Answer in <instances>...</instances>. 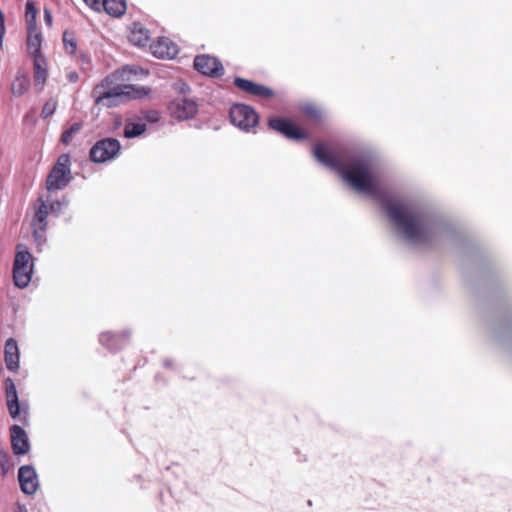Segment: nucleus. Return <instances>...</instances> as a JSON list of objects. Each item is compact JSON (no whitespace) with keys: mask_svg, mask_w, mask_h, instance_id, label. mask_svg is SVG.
Listing matches in <instances>:
<instances>
[{"mask_svg":"<svg viewBox=\"0 0 512 512\" xmlns=\"http://www.w3.org/2000/svg\"><path fill=\"white\" fill-rule=\"evenodd\" d=\"M313 153L320 163L337 171L353 189L380 200L395 232L407 242L425 244L446 230V224L438 215L384 193L375 176L374 160L370 154L355 153L347 163H342L322 144H316Z\"/></svg>","mask_w":512,"mask_h":512,"instance_id":"1","label":"nucleus"},{"mask_svg":"<svg viewBox=\"0 0 512 512\" xmlns=\"http://www.w3.org/2000/svg\"><path fill=\"white\" fill-rule=\"evenodd\" d=\"M114 81V77L108 75L92 89L91 97L96 105L107 108L117 107L127 100L143 99L151 93L148 87L130 84H116L109 88Z\"/></svg>","mask_w":512,"mask_h":512,"instance_id":"2","label":"nucleus"},{"mask_svg":"<svg viewBox=\"0 0 512 512\" xmlns=\"http://www.w3.org/2000/svg\"><path fill=\"white\" fill-rule=\"evenodd\" d=\"M71 180L70 156L62 154L47 176L46 189L49 192L62 190L69 185Z\"/></svg>","mask_w":512,"mask_h":512,"instance_id":"3","label":"nucleus"},{"mask_svg":"<svg viewBox=\"0 0 512 512\" xmlns=\"http://www.w3.org/2000/svg\"><path fill=\"white\" fill-rule=\"evenodd\" d=\"M7 408L12 419L20 421L23 425H29V404L19 402V397L14 381L11 378L5 380Z\"/></svg>","mask_w":512,"mask_h":512,"instance_id":"4","label":"nucleus"},{"mask_svg":"<svg viewBox=\"0 0 512 512\" xmlns=\"http://www.w3.org/2000/svg\"><path fill=\"white\" fill-rule=\"evenodd\" d=\"M229 117L234 126L246 132L255 128L259 122L257 112L246 104L237 103L232 105L229 111Z\"/></svg>","mask_w":512,"mask_h":512,"instance_id":"5","label":"nucleus"},{"mask_svg":"<svg viewBox=\"0 0 512 512\" xmlns=\"http://www.w3.org/2000/svg\"><path fill=\"white\" fill-rule=\"evenodd\" d=\"M121 144L115 138L98 140L90 149L89 157L94 163H105L115 159L119 154Z\"/></svg>","mask_w":512,"mask_h":512,"instance_id":"6","label":"nucleus"},{"mask_svg":"<svg viewBox=\"0 0 512 512\" xmlns=\"http://www.w3.org/2000/svg\"><path fill=\"white\" fill-rule=\"evenodd\" d=\"M168 110L173 118L187 120L197 114L198 104L192 99L177 97L169 103Z\"/></svg>","mask_w":512,"mask_h":512,"instance_id":"7","label":"nucleus"},{"mask_svg":"<svg viewBox=\"0 0 512 512\" xmlns=\"http://www.w3.org/2000/svg\"><path fill=\"white\" fill-rule=\"evenodd\" d=\"M271 129L281 133L288 139L303 140L307 134L292 121L280 117H272L268 120Z\"/></svg>","mask_w":512,"mask_h":512,"instance_id":"8","label":"nucleus"},{"mask_svg":"<svg viewBox=\"0 0 512 512\" xmlns=\"http://www.w3.org/2000/svg\"><path fill=\"white\" fill-rule=\"evenodd\" d=\"M18 481L21 491L26 495H34L40 487L38 474L32 465H23L19 468Z\"/></svg>","mask_w":512,"mask_h":512,"instance_id":"9","label":"nucleus"},{"mask_svg":"<svg viewBox=\"0 0 512 512\" xmlns=\"http://www.w3.org/2000/svg\"><path fill=\"white\" fill-rule=\"evenodd\" d=\"M194 68L203 75L220 77L224 74L222 63L210 55H198L194 59Z\"/></svg>","mask_w":512,"mask_h":512,"instance_id":"10","label":"nucleus"},{"mask_svg":"<svg viewBox=\"0 0 512 512\" xmlns=\"http://www.w3.org/2000/svg\"><path fill=\"white\" fill-rule=\"evenodd\" d=\"M11 448L16 456H24L30 452L31 445L26 431L19 425L10 427Z\"/></svg>","mask_w":512,"mask_h":512,"instance_id":"11","label":"nucleus"},{"mask_svg":"<svg viewBox=\"0 0 512 512\" xmlns=\"http://www.w3.org/2000/svg\"><path fill=\"white\" fill-rule=\"evenodd\" d=\"M130 335L128 330L121 333L103 332L99 336V342L110 351H118L128 344Z\"/></svg>","mask_w":512,"mask_h":512,"instance_id":"12","label":"nucleus"},{"mask_svg":"<svg viewBox=\"0 0 512 512\" xmlns=\"http://www.w3.org/2000/svg\"><path fill=\"white\" fill-rule=\"evenodd\" d=\"M234 84L240 90L245 91L251 95L262 96L265 98H270L274 95L272 89L244 78L236 77L234 79Z\"/></svg>","mask_w":512,"mask_h":512,"instance_id":"13","label":"nucleus"},{"mask_svg":"<svg viewBox=\"0 0 512 512\" xmlns=\"http://www.w3.org/2000/svg\"><path fill=\"white\" fill-rule=\"evenodd\" d=\"M152 53L161 59H172L178 54V47L168 38H160L151 45Z\"/></svg>","mask_w":512,"mask_h":512,"instance_id":"14","label":"nucleus"},{"mask_svg":"<svg viewBox=\"0 0 512 512\" xmlns=\"http://www.w3.org/2000/svg\"><path fill=\"white\" fill-rule=\"evenodd\" d=\"M114 77L115 82L130 81L133 78L142 79L149 75L148 70L137 65H125L121 69L114 71L110 74Z\"/></svg>","mask_w":512,"mask_h":512,"instance_id":"15","label":"nucleus"},{"mask_svg":"<svg viewBox=\"0 0 512 512\" xmlns=\"http://www.w3.org/2000/svg\"><path fill=\"white\" fill-rule=\"evenodd\" d=\"M19 348L15 339L9 338L4 346V360L9 371L15 372L19 368Z\"/></svg>","mask_w":512,"mask_h":512,"instance_id":"16","label":"nucleus"},{"mask_svg":"<svg viewBox=\"0 0 512 512\" xmlns=\"http://www.w3.org/2000/svg\"><path fill=\"white\" fill-rule=\"evenodd\" d=\"M42 33L38 27L27 28V50L33 57H41Z\"/></svg>","mask_w":512,"mask_h":512,"instance_id":"17","label":"nucleus"},{"mask_svg":"<svg viewBox=\"0 0 512 512\" xmlns=\"http://www.w3.org/2000/svg\"><path fill=\"white\" fill-rule=\"evenodd\" d=\"M29 87L30 79L27 72L22 68L18 69L11 83V94L14 97H21L29 90Z\"/></svg>","mask_w":512,"mask_h":512,"instance_id":"18","label":"nucleus"},{"mask_svg":"<svg viewBox=\"0 0 512 512\" xmlns=\"http://www.w3.org/2000/svg\"><path fill=\"white\" fill-rule=\"evenodd\" d=\"M35 86L42 89L47 80V62L44 56L33 58Z\"/></svg>","mask_w":512,"mask_h":512,"instance_id":"19","label":"nucleus"},{"mask_svg":"<svg viewBox=\"0 0 512 512\" xmlns=\"http://www.w3.org/2000/svg\"><path fill=\"white\" fill-rule=\"evenodd\" d=\"M33 272V265L19 267L17 271V267H13V280L17 287L25 288L29 285L31 281V275Z\"/></svg>","mask_w":512,"mask_h":512,"instance_id":"20","label":"nucleus"},{"mask_svg":"<svg viewBox=\"0 0 512 512\" xmlns=\"http://www.w3.org/2000/svg\"><path fill=\"white\" fill-rule=\"evenodd\" d=\"M49 200H44L43 198L38 199V208L35 211L32 226H45L47 227V218L50 213L47 203Z\"/></svg>","mask_w":512,"mask_h":512,"instance_id":"21","label":"nucleus"},{"mask_svg":"<svg viewBox=\"0 0 512 512\" xmlns=\"http://www.w3.org/2000/svg\"><path fill=\"white\" fill-rule=\"evenodd\" d=\"M101 7L113 17H120L126 11L125 0H103Z\"/></svg>","mask_w":512,"mask_h":512,"instance_id":"22","label":"nucleus"},{"mask_svg":"<svg viewBox=\"0 0 512 512\" xmlns=\"http://www.w3.org/2000/svg\"><path fill=\"white\" fill-rule=\"evenodd\" d=\"M147 129V125L143 122L126 121L124 125L123 135L125 138H135L142 135Z\"/></svg>","mask_w":512,"mask_h":512,"instance_id":"23","label":"nucleus"},{"mask_svg":"<svg viewBox=\"0 0 512 512\" xmlns=\"http://www.w3.org/2000/svg\"><path fill=\"white\" fill-rule=\"evenodd\" d=\"M31 259L32 256L28 251V248L25 245L20 244L17 246L13 267H17L18 270L19 267L31 266Z\"/></svg>","mask_w":512,"mask_h":512,"instance_id":"24","label":"nucleus"},{"mask_svg":"<svg viewBox=\"0 0 512 512\" xmlns=\"http://www.w3.org/2000/svg\"><path fill=\"white\" fill-rule=\"evenodd\" d=\"M130 41L139 47L146 46L149 41L148 30L142 28L139 30H133L130 35Z\"/></svg>","mask_w":512,"mask_h":512,"instance_id":"25","label":"nucleus"},{"mask_svg":"<svg viewBox=\"0 0 512 512\" xmlns=\"http://www.w3.org/2000/svg\"><path fill=\"white\" fill-rule=\"evenodd\" d=\"M25 18L27 28L37 27V10L32 1H27L25 4Z\"/></svg>","mask_w":512,"mask_h":512,"instance_id":"26","label":"nucleus"},{"mask_svg":"<svg viewBox=\"0 0 512 512\" xmlns=\"http://www.w3.org/2000/svg\"><path fill=\"white\" fill-rule=\"evenodd\" d=\"M46 230L47 227L45 226H32V236L39 250L46 243Z\"/></svg>","mask_w":512,"mask_h":512,"instance_id":"27","label":"nucleus"},{"mask_svg":"<svg viewBox=\"0 0 512 512\" xmlns=\"http://www.w3.org/2000/svg\"><path fill=\"white\" fill-rule=\"evenodd\" d=\"M82 128V123L76 122L73 123L69 129L65 130L61 135V142L65 145H68L70 141L72 140L74 134L79 132Z\"/></svg>","mask_w":512,"mask_h":512,"instance_id":"28","label":"nucleus"},{"mask_svg":"<svg viewBox=\"0 0 512 512\" xmlns=\"http://www.w3.org/2000/svg\"><path fill=\"white\" fill-rule=\"evenodd\" d=\"M69 200L66 197H62L60 200H55L50 202L48 208L51 213H53L55 216H59L63 210L68 206Z\"/></svg>","mask_w":512,"mask_h":512,"instance_id":"29","label":"nucleus"},{"mask_svg":"<svg viewBox=\"0 0 512 512\" xmlns=\"http://www.w3.org/2000/svg\"><path fill=\"white\" fill-rule=\"evenodd\" d=\"M63 43H64V48L68 54H70V55L75 54V52L77 50V41L72 34L65 32L63 34Z\"/></svg>","mask_w":512,"mask_h":512,"instance_id":"30","label":"nucleus"},{"mask_svg":"<svg viewBox=\"0 0 512 512\" xmlns=\"http://www.w3.org/2000/svg\"><path fill=\"white\" fill-rule=\"evenodd\" d=\"M57 108V101L55 99H49L43 106L41 111V117L46 119L54 114Z\"/></svg>","mask_w":512,"mask_h":512,"instance_id":"31","label":"nucleus"},{"mask_svg":"<svg viewBox=\"0 0 512 512\" xmlns=\"http://www.w3.org/2000/svg\"><path fill=\"white\" fill-rule=\"evenodd\" d=\"M0 468H1L2 472H3V474L8 473L10 471V469H11V458H10V455L4 449L0 450Z\"/></svg>","mask_w":512,"mask_h":512,"instance_id":"32","label":"nucleus"},{"mask_svg":"<svg viewBox=\"0 0 512 512\" xmlns=\"http://www.w3.org/2000/svg\"><path fill=\"white\" fill-rule=\"evenodd\" d=\"M172 89L174 92L179 93L181 95L180 97H186V94L190 91V87L182 80L173 82Z\"/></svg>","mask_w":512,"mask_h":512,"instance_id":"33","label":"nucleus"},{"mask_svg":"<svg viewBox=\"0 0 512 512\" xmlns=\"http://www.w3.org/2000/svg\"><path fill=\"white\" fill-rule=\"evenodd\" d=\"M144 118L151 122V123H155L157 121H159L160 119V114L158 111H155V110H150V111H146L144 113Z\"/></svg>","mask_w":512,"mask_h":512,"instance_id":"34","label":"nucleus"},{"mask_svg":"<svg viewBox=\"0 0 512 512\" xmlns=\"http://www.w3.org/2000/svg\"><path fill=\"white\" fill-rule=\"evenodd\" d=\"M5 18L3 12H0V48L3 47V39L5 36Z\"/></svg>","mask_w":512,"mask_h":512,"instance_id":"35","label":"nucleus"},{"mask_svg":"<svg viewBox=\"0 0 512 512\" xmlns=\"http://www.w3.org/2000/svg\"><path fill=\"white\" fill-rule=\"evenodd\" d=\"M90 8L100 11L103 0H83Z\"/></svg>","mask_w":512,"mask_h":512,"instance_id":"36","label":"nucleus"},{"mask_svg":"<svg viewBox=\"0 0 512 512\" xmlns=\"http://www.w3.org/2000/svg\"><path fill=\"white\" fill-rule=\"evenodd\" d=\"M44 21L46 25L52 26L53 18L51 12L48 9L44 10Z\"/></svg>","mask_w":512,"mask_h":512,"instance_id":"37","label":"nucleus"},{"mask_svg":"<svg viewBox=\"0 0 512 512\" xmlns=\"http://www.w3.org/2000/svg\"><path fill=\"white\" fill-rule=\"evenodd\" d=\"M305 113L311 117H317L318 116V111L315 107L313 106H306L305 107Z\"/></svg>","mask_w":512,"mask_h":512,"instance_id":"38","label":"nucleus"},{"mask_svg":"<svg viewBox=\"0 0 512 512\" xmlns=\"http://www.w3.org/2000/svg\"><path fill=\"white\" fill-rule=\"evenodd\" d=\"M68 77L71 82H75L78 80V74L76 72L70 73Z\"/></svg>","mask_w":512,"mask_h":512,"instance_id":"39","label":"nucleus"},{"mask_svg":"<svg viewBox=\"0 0 512 512\" xmlns=\"http://www.w3.org/2000/svg\"><path fill=\"white\" fill-rule=\"evenodd\" d=\"M15 512H28V510L25 505L18 504Z\"/></svg>","mask_w":512,"mask_h":512,"instance_id":"40","label":"nucleus"},{"mask_svg":"<svg viewBox=\"0 0 512 512\" xmlns=\"http://www.w3.org/2000/svg\"><path fill=\"white\" fill-rule=\"evenodd\" d=\"M163 364L166 368H171L173 365V361L171 359H166L164 360Z\"/></svg>","mask_w":512,"mask_h":512,"instance_id":"41","label":"nucleus"}]
</instances>
